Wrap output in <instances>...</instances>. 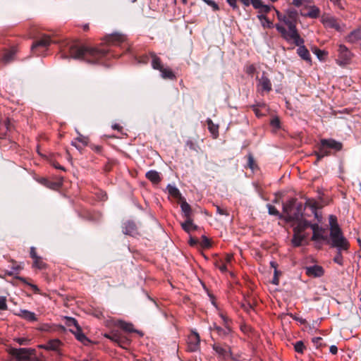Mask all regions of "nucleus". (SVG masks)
<instances>
[{"instance_id": "nucleus-1", "label": "nucleus", "mask_w": 361, "mask_h": 361, "mask_svg": "<svg viewBox=\"0 0 361 361\" xmlns=\"http://www.w3.org/2000/svg\"><path fill=\"white\" fill-rule=\"evenodd\" d=\"M106 49L92 48L78 44L71 45L69 53L74 59L84 60L90 63H96L108 53Z\"/></svg>"}, {"instance_id": "nucleus-2", "label": "nucleus", "mask_w": 361, "mask_h": 361, "mask_svg": "<svg viewBox=\"0 0 361 361\" xmlns=\"http://www.w3.org/2000/svg\"><path fill=\"white\" fill-rule=\"evenodd\" d=\"M286 14L288 19L291 23V24H289V30H286L285 27L281 24H276V29L281 34L284 39L295 38L297 39V42L301 43V37L296 29L298 12L295 10H288Z\"/></svg>"}, {"instance_id": "nucleus-3", "label": "nucleus", "mask_w": 361, "mask_h": 361, "mask_svg": "<svg viewBox=\"0 0 361 361\" xmlns=\"http://www.w3.org/2000/svg\"><path fill=\"white\" fill-rule=\"evenodd\" d=\"M283 211L286 215L287 221L299 220L302 216L303 207L295 199H290L283 204Z\"/></svg>"}, {"instance_id": "nucleus-4", "label": "nucleus", "mask_w": 361, "mask_h": 361, "mask_svg": "<svg viewBox=\"0 0 361 361\" xmlns=\"http://www.w3.org/2000/svg\"><path fill=\"white\" fill-rule=\"evenodd\" d=\"M330 238L331 246L337 250H347L348 242L343 236L341 228L331 229L330 231Z\"/></svg>"}, {"instance_id": "nucleus-5", "label": "nucleus", "mask_w": 361, "mask_h": 361, "mask_svg": "<svg viewBox=\"0 0 361 361\" xmlns=\"http://www.w3.org/2000/svg\"><path fill=\"white\" fill-rule=\"evenodd\" d=\"M35 350L31 348H12L10 354L18 361H28L30 356L34 354Z\"/></svg>"}, {"instance_id": "nucleus-6", "label": "nucleus", "mask_w": 361, "mask_h": 361, "mask_svg": "<svg viewBox=\"0 0 361 361\" xmlns=\"http://www.w3.org/2000/svg\"><path fill=\"white\" fill-rule=\"evenodd\" d=\"M104 337L109 338L122 348L128 343L127 338L118 329H113L109 333L105 334Z\"/></svg>"}, {"instance_id": "nucleus-7", "label": "nucleus", "mask_w": 361, "mask_h": 361, "mask_svg": "<svg viewBox=\"0 0 361 361\" xmlns=\"http://www.w3.org/2000/svg\"><path fill=\"white\" fill-rule=\"evenodd\" d=\"M287 42H293L298 47L297 53L304 60L307 61H311L310 54L308 49L304 46V40L301 38L302 42H297V39L295 38L285 39Z\"/></svg>"}, {"instance_id": "nucleus-8", "label": "nucleus", "mask_w": 361, "mask_h": 361, "mask_svg": "<svg viewBox=\"0 0 361 361\" xmlns=\"http://www.w3.org/2000/svg\"><path fill=\"white\" fill-rule=\"evenodd\" d=\"M200 338L197 332L192 331L188 338V348L190 352H196L200 349Z\"/></svg>"}, {"instance_id": "nucleus-9", "label": "nucleus", "mask_w": 361, "mask_h": 361, "mask_svg": "<svg viewBox=\"0 0 361 361\" xmlns=\"http://www.w3.org/2000/svg\"><path fill=\"white\" fill-rule=\"evenodd\" d=\"M322 22L325 27L334 28L337 31L343 30V27L341 26L337 19L329 14H324L322 16Z\"/></svg>"}, {"instance_id": "nucleus-10", "label": "nucleus", "mask_w": 361, "mask_h": 361, "mask_svg": "<svg viewBox=\"0 0 361 361\" xmlns=\"http://www.w3.org/2000/svg\"><path fill=\"white\" fill-rule=\"evenodd\" d=\"M257 89L260 92H269L271 90V82L266 73L263 72L262 76L257 80Z\"/></svg>"}, {"instance_id": "nucleus-11", "label": "nucleus", "mask_w": 361, "mask_h": 361, "mask_svg": "<svg viewBox=\"0 0 361 361\" xmlns=\"http://www.w3.org/2000/svg\"><path fill=\"white\" fill-rule=\"evenodd\" d=\"M345 41L350 44L361 47V27L351 31L346 37Z\"/></svg>"}, {"instance_id": "nucleus-12", "label": "nucleus", "mask_w": 361, "mask_h": 361, "mask_svg": "<svg viewBox=\"0 0 361 361\" xmlns=\"http://www.w3.org/2000/svg\"><path fill=\"white\" fill-rule=\"evenodd\" d=\"M62 345V343L59 339H52L49 341L47 343L39 345V348L42 349H44L46 350H52L58 353L61 355L60 348Z\"/></svg>"}, {"instance_id": "nucleus-13", "label": "nucleus", "mask_w": 361, "mask_h": 361, "mask_svg": "<svg viewBox=\"0 0 361 361\" xmlns=\"http://www.w3.org/2000/svg\"><path fill=\"white\" fill-rule=\"evenodd\" d=\"M311 228L312 229L313 234L312 239L313 240H326L327 236L324 235L325 231L320 227L317 224H312L311 225Z\"/></svg>"}, {"instance_id": "nucleus-14", "label": "nucleus", "mask_w": 361, "mask_h": 361, "mask_svg": "<svg viewBox=\"0 0 361 361\" xmlns=\"http://www.w3.org/2000/svg\"><path fill=\"white\" fill-rule=\"evenodd\" d=\"M296 221L295 224H293V232L298 233H303L305 230L310 227L312 224L304 219L295 220Z\"/></svg>"}, {"instance_id": "nucleus-15", "label": "nucleus", "mask_w": 361, "mask_h": 361, "mask_svg": "<svg viewBox=\"0 0 361 361\" xmlns=\"http://www.w3.org/2000/svg\"><path fill=\"white\" fill-rule=\"evenodd\" d=\"M209 329L210 330L213 329L216 331L217 334L222 338H228L232 332L231 327H226L225 326H224V327H221L215 323L213 324V327H210Z\"/></svg>"}, {"instance_id": "nucleus-16", "label": "nucleus", "mask_w": 361, "mask_h": 361, "mask_svg": "<svg viewBox=\"0 0 361 361\" xmlns=\"http://www.w3.org/2000/svg\"><path fill=\"white\" fill-rule=\"evenodd\" d=\"M15 314L27 322H32L37 321L35 313L27 310H20L19 312L15 313Z\"/></svg>"}, {"instance_id": "nucleus-17", "label": "nucleus", "mask_w": 361, "mask_h": 361, "mask_svg": "<svg viewBox=\"0 0 361 361\" xmlns=\"http://www.w3.org/2000/svg\"><path fill=\"white\" fill-rule=\"evenodd\" d=\"M321 144L326 147L329 150L334 149L339 151L342 148V144L332 139H322L320 141Z\"/></svg>"}, {"instance_id": "nucleus-18", "label": "nucleus", "mask_w": 361, "mask_h": 361, "mask_svg": "<svg viewBox=\"0 0 361 361\" xmlns=\"http://www.w3.org/2000/svg\"><path fill=\"white\" fill-rule=\"evenodd\" d=\"M212 348L213 350L216 352V353L218 354V355L223 359H226L231 355V352L230 350L223 348L218 343H214Z\"/></svg>"}, {"instance_id": "nucleus-19", "label": "nucleus", "mask_w": 361, "mask_h": 361, "mask_svg": "<svg viewBox=\"0 0 361 361\" xmlns=\"http://www.w3.org/2000/svg\"><path fill=\"white\" fill-rule=\"evenodd\" d=\"M306 274L309 276L319 277L323 275L324 269L318 265H313L306 267Z\"/></svg>"}, {"instance_id": "nucleus-20", "label": "nucleus", "mask_w": 361, "mask_h": 361, "mask_svg": "<svg viewBox=\"0 0 361 361\" xmlns=\"http://www.w3.org/2000/svg\"><path fill=\"white\" fill-rule=\"evenodd\" d=\"M116 326H118L121 327L123 331H125L126 332H129V333L137 332V333L140 334V336H142V333H140L137 330H135L133 328V325L131 323L126 322L123 321V320H118L116 322Z\"/></svg>"}, {"instance_id": "nucleus-21", "label": "nucleus", "mask_w": 361, "mask_h": 361, "mask_svg": "<svg viewBox=\"0 0 361 361\" xmlns=\"http://www.w3.org/2000/svg\"><path fill=\"white\" fill-rule=\"evenodd\" d=\"M65 324L69 328L71 333H74L77 328H80L76 319L71 317H64Z\"/></svg>"}, {"instance_id": "nucleus-22", "label": "nucleus", "mask_w": 361, "mask_h": 361, "mask_svg": "<svg viewBox=\"0 0 361 361\" xmlns=\"http://www.w3.org/2000/svg\"><path fill=\"white\" fill-rule=\"evenodd\" d=\"M123 232L126 235H133L136 233V226L134 222L128 221L123 224Z\"/></svg>"}, {"instance_id": "nucleus-23", "label": "nucleus", "mask_w": 361, "mask_h": 361, "mask_svg": "<svg viewBox=\"0 0 361 361\" xmlns=\"http://www.w3.org/2000/svg\"><path fill=\"white\" fill-rule=\"evenodd\" d=\"M51 44V39L49 37L44 36L40 39L35 42L31 47L32 51H34L36 48L42 47H47Z\"/></svg>"}, {"instance_id": "nucleus-24", "label": "nucleus", "mask_w": 361, "mask_h": 361, "mask_svg": "<svg viewBox=\"0 0 361 361\" xmlns=\"http://www.w3.org/2000/svg\"><path fill=\"white\" fill-rule=\"evenodd\" d=\"M338 53L339 56L344 61H347L351 58V52L347 48L346 46L341 44L338 47Z\"/></svg>"}, {"instance_id": "nucleus-25", "label": "nucleus", "mask_w": 361, "mask_h": 361, "mask_svg": "<svg viewBox=\"0 0 361 361\" xmlns=\"http://www.w3.org/2000/svg\"><path fill=\"white\" fill-rule=\"evenodd\" d=\"M181 227L185 232L188 233L197 229V226L193 224L192 219H186L183 223L181 224Z\"/></svg>"}, {"instance_id": "nucleus-26", "label": "nucleus", "mask_w": 361, "mask_h": 361, "mask_svg": "<svg viewBox=\"0 0 361 361\" xmlns=\"http://www.w3.org/2000/svg\"><path fill=\"white\" fill-rule=\"evenodd\" d=\"M180 208L183 214V216L185 217L186 219H192V209L190 205L186 201L184 200L181 202Z\"/></svg>"}, {"instance_id": "nucleus-27", "label": "nucleus", "mask_w": 361, "mask_h": 361, "mask_svg": "<svg viewBox=\"0 0 361 361\" xmlns=\"http://www.w3.org/2000/svg\"><path fill=\"white\" fill-rule=\"evenodd\" d=\"M330 151L324 147L323 145L320 143V146L319 147L318 152H315V154L317 156V160L315 161V164L317 163L323 157L329 155Z\"/></svg>"}, {"instance_id": "nucleus-28", "label": "nucleus", "mask_w": 361, "mask_h": 361, "mask_svg": "<svg viewBox=\"0 0 361 361\" xmlns=\"http://www.w3.org/2000/svg\"><path fill=\"white\" fill-rule=\"evenodd\" d=\"M145 176L153 183H158L161 180L159 173L154 170H150L147 171L145 174Z\"/></svg>"}, {"instance_id": "nucleus-29", "label": "nucleus", "mask_w": 361, "mask_h": 361, "mask_svg": "<svg viewBox=\"0 0 361 361\" xmlns=\"http://www.w3.org/2000/svg\"><path fill=\"white\" fill-rule=\"evenodd\" d=\"M16 53V49L15 48H12L10 50L6 51L2 56V61L5 63H10L13 60Z\"/></svg>"}, {"instance_id": "nucleus-30", "label": "nucleus", "mask_w": 361, "mask_h": 361, "mask_svg": "<svg viewBox=\"0 0 361 361\" xmlns=\"http://www.w3.org/2000/svg\"><path fill=\"white\" fill-rule=\"evenodd\" d=\"M106 42L108 43H112L116 44L117 43L120 42H123L125 40L126 37L125 36L119 34H114L109 35L106 37Z\"/></svg>"}, {"instance_id": "nucleus-31", "label": "nucleus", "mask_w": 361, "mask_h": 361, "mask_svg": "<svg viewBox=\"0 0 361 361\" xmlns=\"http://www.w3.org/2000/svg\"><path fill=\"white\" fill-rule=\"evenodd\" d=\"M207 123L209 132L214 138H216L219 135V126L214 124L210 118L207 119Z\"/></svg>"}, {"instance_id": "nucleus-32", "label": "nucleus", "mask_w": 361, "mask_h": 361, "mask_svg": "<svg viewBox=\"0 0 361 361\" xmlns=\"http://www.w3.org/2000/svg\"><path fill=\"white\" fill-rule=\"evenodd\" d=\"M73 334L75 335V338L81 343L87 344L90 342L89 339L82 331L81 328H77L76 330H75V332Z\"/></svg>"}, {"instance_id": "nucleus-33", "label": "nucleus", "mask_w": 361, "mask_h": 361, "mask_svg": "<svg viewBox=\"0 0 361 361\" xmlns=\"http://www.w3.org/2000/svg\"><path fill=\"white\" fill-rule=\"evenodd\" d=\"M305 238V235L304 233H298L294 232L292 239V243L295 247H298L301 245Z\"/></svg>"}, {"instance_id": "nucleus-34", "label": "nucleus", "mask_w": 361, "mask_h": 361, "mask_svg": "<svg viewBox=\"0 0 361 361\" xmlns=\"http://www.w3.org/2000/svg\"><path fill=\"white\" fill-rule=\"evenodd\" d=\"M161 75L164 79L173 80L176 78L173 71L169 68H164V66L159 70Z\"/></svg>"}, {"instance_id": "nucleus-35", "label": "nucleus", "mask_w": 361, "mask_h": 361, "mask_svg": "<svg viewBox=\"0 0 361 361\" xmlns=\"http://www.w3.org/2000/svg\"><path fill=\"white\" fill-rule=\"evenodd\" d=\"M152 66L155 70H160L163 66L161 62V59L159 57H158L155 54L152 53Z\"/></svg>"}, {"instance_id": "nucleus-36", "label": "nucleus", "mask_w": 361, "mask_h": 361, "mask_svg": "<svg viewBox=\"0 0 361 361\" xmlns=\"http://www.w3.org/2000/svg\"><path fill=\"white\" fill-rule=\"evenodd\" d=\"M166 190L171 196L176 198L180 197V192L175 185L169 184L166 187Z\"/></svg>"}, {"instance_id": "nucleus-37", "label": "nucleus", "mask_w": 361, "mask_h": 361, "mask_svg": "<svg viewBox=\"0 0 361 361\" xmlns=\"http://www.w3.org/2000/svg\"><path fill=\"white\" fill-rule=\"evenodd\" d=\"M320 13V10L318 7L313 6H312L309 11L305 14V16H308L312 18H316L319 16Z\"/></svg>"}, {"instance_id": "nucleus-38", "label": "nucleus", "mask_w": 361, "mask_h": 361, "mask_svg": "<svg viewBox=\"0 0 361 361\" xmlns=\"http://www.w3.org/2000/svg\"><path fill=\"white\" fill-rule=\"evenodd\" d=\"M33 267L38 269H43L46 267V264L43 262L42 259L38 256L37 258L34 259Z\"/></svg>"}, {"instance_id": "nucleus-39", "label": "nucleus", "mask_w": 361, "mask_h": 361, "mask_svg": "<svg viewBox=\"0 0 361 361\" xmlns=\"http://www.w3.org/2000/svg\"><path fill=\"white\" fill-rule=\"evenodd\" d=\"M276 12L279 20H280L281 22H283L284 24L286 25L289 28V24H291V23L288 19L286 13L285 14H282L279 11H276Z\"/></svg>"}, {"instance_id": "nucleus-40", "label": "nucleus", "mask_w": 361, "mask_h": 361, "mask_svg": "<svg viewBox=\"0 0 361 361\" xmlns=\"http://www.w3.org/2000/svg\"><path fill=\"white\" fill-rule=\"evenodd\" d=\"M329 226H330V231H331V229L340 228V227L338 224L337 218L336 216L330 215L329 218Z\"/></svg>"}, {"instance_id": "nucleus-41", "label": "nucleus", "mask_w": 361, "mask_h": 361, "mask_svg": "<svg viewBox=\"0 0 361 361\" xmlns=\"http://www.w3.org/2000/svg\"><path fill=\"white\" fill-rule=\"evenodd\" d=\"M267 209H268V213L270 215L279 216V218L282 217V216L280 214L279 212L277 210V209L274 206L268 204L267 205Z\"/></svg>"}, {"instance_id": "nucleus-42", "label": "nucleus", "mask_w": 361, "mask_h": 361, "mask_svg": "<svg viewBox=\"0 0 361 361\" xmlns=\"http://www.w3.org/2000/svg\"><path fill=\"white\" fill-rule=\"evenodd\" d=\"M258 18L262 20L263 27H271L273 23L264 15H259Z\"/></svg>"}, {"instance_id": "nucleus-43", "label": "nucleus", "mask_w": 361, "mask_h": 361, "mask_svg": "<svg viewBox=\"0 0 361 361\" xmlns=\"http://www.w3.org/2000/svg\"><path fill=\"white\" fill-rule=\"evenodd\" d=\"M294 348L297 353H302L305 349L304 343H302V341H298L295 343Z\"/></svg>"}, {"instance_id": "nucleus-44", "label": "nucleus", "mask_w": 361, "mask_h": 361, "mask_svg": "<svg viewBox=\"0 0 361 361\" xmlns=\"http://www.w3.org/2000/svg\"><path fill=\"white\" fill-rule=\"evenodd\" d=\"M342 251L343 250H337V254L336 255V256L334 258V262H336V264H338L339 265H342L343 262V257L341 255Z\"/></svg>"}, {"instance_id": "nucleus-45", "label": "nucleus", "mask_w": 361, "mask_h": 361, "mask_svg": "<svg viewBox=\"0 0 361 361\" xmlns=\"http://www.w3.org/2000/svg\"><path fill=\"white\" fill-rule=\"evenodd\" d=\"M220 317L221 318L222 321H223V324L224 326H225L226 327H231V319H229L228 317H227L226 316H225L224 314L221 313L219 314Z\"/></svg>"}, {"instance_id": "nucleus-46", "label": "nucleus", "mask_w": 361, "mask_h": 361, "mask_svg": "<svg viewBox=\"0 0 361 361\" xmlns=\"http://www.w3.org/2000/svg\"><path fill=\"white\" fill-rule=\"evenodd\" d=\"M78 134V137L76 138V140L81 142L83 145H87L88 143V138L82 135L78 131H77Z\"/></svg>"}, {"instance_id": "nucleus-47", "label": "nucleus", "mask_w": 361, "mask_h": 361, "mask_svg": "<svg viewBox=\"0 0 361 361\" xmlns=\"http://www.w3.org/2000/svg\"><path fill=\"white\" fill-rule=\"evenodd\" d=\"M322 338L321 337H314L312 338V342L318 348L323 345L322 343Z\"/></svg>"}, {"instance_id": "nucleus-48", "label": "nucleus", "mask_w": 361, "mask_h": 361, "mask_svg": "<svg viewBox=\"0 0 361 361\" xmlns=\"http://www.w3.org/2000/svg\"><path fill=\"white\" fill-rule=\"evenodd\" d=\"M8 306L6 304V300L5 297L0 296V311L7 310Z\"/></svg>"}, {"instance_id": "nucleus-49", "label": "nucleus", "mask_w": 361, "mask_h": 361, "mask_svg": "<svg viewBox=\"0 0 361 361\" xmlns=\"http://www.w3.org/2000/svg\"><path fill=\"white\" fill-rule=\"evenodd\" d=\"M251 4L255 9H261L263 2L262 0H252Z\"/></svg>"}, {"instance_id": "nucleus-50", "label": "nucleus", "mask_w": 361, "mask_h": 361, "mask_svg": "<svg viewBox=\"0 0 361 361\" xmlns=\"http://www.w3.org/2000/svg\"><path fill=\"white\" fill-rule=\"evenodd\" d=\"M51 329V326L49 324H44L37 327V330L41 331H49Z\"/></svg>"}, {"instance_id": "nucleus-51", "label": "nucleus", "mask_w": 361, "mask_h": 361, "mask_svg": "<svg viewBox=\"0 0 361 361\" xmlns=\"http://www.w3.org/2000/svg\"><path fill=\"white\" fill-rule=\"evenodd\" d=\"M237 1L238 0H226L230 6L232 7L233 9L234 10H238V6H237Z\"/></svg>"}, {"instance_id": "nucleus-52", "label": "nucleus", "mask_w": 361, "mask_h": 361, "mask_svg": "<svg viewBox=\"0 0 361 361\" xmlns=\"http://www.w3.org/2000/svg\"><path fill=\"white\" fill-rule=\"evenodd\" d=\"M237 1L238 0H226L230 6L232 7L233 9L234 10H238V6H237Z\"/></svg>"}, {"instance_id": "nucleus-53", "label": "nucleus", "mask_w": 361, "mask_h": 361, "mask_svg": "<svg viewBox=\"0 0 361 361\" xmlns=\"http://www.w3.org/2000/svg\"><path fill=\"white\" fill-rule=\"evenodd\" d=\"M306 205L311 207L312 212H314V215H315V217L316 218H318V216H317V212H315L316 211V205H315V203L314 202L313 204L311 203V202L310 200L307 201L306 202Z\"/></svg>"}, {"instance_id": "nucleus-54", "label": "nucleus", "mask_w": 361, "mask_h": 361, "mask_svg": "<svg viewBox=\"0 0 361 361\" xmlns=\"http://www.w3.org/2000/svg\"><path fill=\"white\" fill-rule=\"evenodd\" d=\"M216 213L220 214V215H228V214L227 213L226 210L224 209H222L219 206L216 205Z\"/></svg>"}, {"instance_id": "nucleus-55", "label": "nucleus", "mask_w": 361, "mask_h": 361, "mask_svg": "<svg viewBox=\"0 0 361 361\" xmlns=\"http://www.w3.org/2000/svg\"><path fill=\"white\" fill-rule=\"evenodd\" d=\"M278 275H279L278 270H275L274 273V277L272 279V283L274 284V285H278L279 284Z\"/></svg>"}, {"instance_id": "nucleus-56", "label": "nucleus", "mask_w": 361, "mask_h": 361, "mask_svg": "<svg viewBox=\"0 0 361 361\" xmlns=\"http://www.w3.org/2000/svg\"><path fill=\"white\" fill-rule=\"evenodd\" d=\"M271 125L275 128H279L280 127V121L278 118H274L271 121Z\"/></svg>"}, {"instance_id": "nucleus-57", "label": "nucleus", "mask_w": 361, "mask_h": 361, "mask_svg": "<svg viewBox=\"0 0 361 361\" xmlns=\"http://www.w3.org/2000/svg\"><path fill=\"white\" fill-rule=\"evenodd\" d=\"M16 341L20 345H26L28 343L29 340L25 338H18L16 339Z\"/></svg>"}, {"instance_id": "nucleus-58", "label": "nucleus", "mask_w": 361, "mask_h": 361, "mask_svg": "<svg viewBox=\"0 0 361 361\" xmlns=\"http://www.w3.org/2000/svg\"><path fill=\"white\" fill-rule=\"evenodd\" d=\"M253 164H254V159L251 154H249L248 157H247V166L250 169H253Z\"/></svg>"}, {"instance_id": "nucleus-59", "label": "nucleus", "mask_w": 361, "mask_h": 361, "mask_svg": "<svg viewBox=\"0 0 361 361\" xmlns=\"http://www.w3.org/2000/svg\"><path fill=\"white\" fill-rule=\"evenodd\" d=\"M241 307L244 309L245 311L247 312H249L252 309V307L250 303H243Z\"/></svg>"}, {"instance_id": "nucleus-60", "label": "nucleus", "mask_w": 361, "mask_h": 361, "mask_svg": "<svg viewBox=\"0 0 361 361\" xmlns=\"http://www.w3.org/2000/svg\"><path fill=\"white\" fill-rule=\"evenodd\" d=\"M270 10H271V6L263 4V5L259 11H260V12L269 13L270 11Z\"/></svg>"}, {"instance_id": "nucleus-61", "label": "nucleus", "mask_w": 361, "mask_h": 361, "mask_svg": "<svg viewBox=\"0 0 361 361\" xmlns=\"http://www.w3.org/2000/svg\"><path fill=\"white\" fill-rule=\"evenodd\" d=\"M329 351L331 354L333 355H336L338 352V348L336 345H332L330 346L329 348Z\"/></svg>"}, {"instance_id": "nucleus-62", "label": "nucleus", "mask_w": 361, "mask_h": 361, "mask_svg": "<svg viewBox=\"0 0 361 361\" xmlns=\"http://www.w3.org/2000/svg\"><path fill=\"white\" fill-rule=\"evenodd\" d=\"M30 257L34 259L37 258L38 256L35 252V248L34 247H30Z\"/></svg>"}, {"instance_id": "nucleus-63", "label": "nucleus", "mask_w": 361, "mask_h": 361, "mask_svg": "<svg viewBox=\"0 0 361 361\" xmlns=\"http://www.w3.org/2000/svg\"><path fill=\"white\" fill-rule=\"evenodd\" d=\"M306 0H293V4L295 6H300Z\"/></svg>"}, {"instance_id": "nucleus-64", "label": "nucleus", "mask_w": 361, "mask_h": 361, "mask_svg": "<svg viewBox=\"0 0 361 361\" xmlns=\"http://www.w3.org/2000/svg\"><path fill=\"white\" fill-rule=\"evenodd\" d=\"M82 361H99V360L91 355V356H89L87 358L83 359Z\"/></svg>"}]
</instances>
